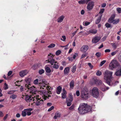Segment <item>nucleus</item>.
<instances>
[{"mask_svg": "<svg viewBox=\"0 0 121 121\" xmlns=\"http://www.w3.org/2000/svg\"><path fill=\"white\" fill-rule=\"evenodd\" d=\"M117 10L119 13H121V8H117Z\"/></svg>", "mask_w": 121, "mask_h": 121, "instance_id": "45", "label": "nucleus"}, {"mask_svg": "<svg viewBox=\"0 0 121 121\" xmlns=\"http://www.w3.org/2000/svg\"><path fill=\"white\" fill-rule=\"evenodd\" d=\"M88 65L90 67V69H92L93 68V65H91V63H88Z\"/></svg>", "mask_w": 121, "mask_h": 121, "instance_id": "54", "label": "nucleus"}, {"mask_svg": "<svg viewBox=\"0 0 121 121\" xmlns=\"http://www.w3.org/2000/svg\"><path fill=\"white\" fill-rule=\"evenodd\" d=\"M14 92V91H8L7 93L8 94H13Z\"/></svg>", "mask_w": 121, "mask_h": 121, "instance_id": "47", "label": "nucleus"}, {"mask_svg": "<svg viewBox=\"0 0 121 121\" xmlns=\"http://www.w3.org/2000/svg\"><path fill=\"white\" fill-rule=\"evenodd\" d=\"M112 72L108 70L106 71L104 74V79L105 80L106 82L109 85L112 84Z\"/></svg>", "mask_w": 121, "mask_h": 121, "instance_id": "2", "label": "nucleus"}, {"mask_svg": "<svg viewBox=\"0 0 121 121\" xmlns=\"http://www.w3.org/2000/svg\"><path fill=\"white\" fill-rule=\"evenodd\" d=\"M55 44L54 43H52L48 46V48H52L55 47Z\"/></svg>", "mask_w": 121, "mask_h": 121, "instance_id": "36", "label": "nucleus"}, {"mask_svg": "<svg viewBox=\"0 0 121 121\" xmlns=\"http://www.w3.org/2000/svg\"><path fill=\"white\" fill-rule=\"evenodd\" d=\"M31 114V113L30 112H27L26 115L28 116H30Z\"/></svg>", "mask_w": 121, "mask_h": 121, "instance_id": "64", "label": "nucleus"}, {"mask_svg": "<svg viewBox=\"0 0 121 121\" xmlns=\"http://www.w3.org/2000/svg\"><path fill=\"white\" fill-rule=\"evenodd\" d=\"M79 112L81 114H83L91 111V107L87 104L81 103L78 108Z\"/></svg>", "mask_w": 121, "mask_h": 121, "instance_id": "1", "label": "nucleus"}, {"mask_svg": "<svg viewBox=\"0 0 121 121\" xmlns=\"http://www.w3.org/2000/svg\"><path fill=\"white\" fill-rule=\"evenodd\" d=\"M115 74L117 76H121V70L120 69L116 71L115 73Z\"/></svg>", "mask_w": 121, "mask_h": 121, "instance_id": "19", "label": "nucleus"}, {"mask_svg": "<svg viewBox=\"0 0 121 121\" xmlns=\"http://www.w3.org/2000/svg\"><path fill=\"white\" fill-rule=\"evenodd\" d=\"M75 106V105L73 104L69 108V109L70 110H72L74 109Z\"/></svg>", "mask_w": 121, "mask_h": 121, "instance_id": "43", "label": "nucleus"}, {"mask_svg": "<svg viewBox=\"0 0 121 121\" xmlns=\"http://www.w3.org/2000/svg\"><path fill=\"white\" fill-rule=\"evenodd\" d=\"M4 88L5 90H6L7 89L8 87V85L6 84V83H4Z\"/></svg>", "mask_w": 121, "mask_h": 121, "instance_id": "49", "label": "nucleus"}, {"mask_svg": "<svg viewBox=\"0 0 121 121\" xmlns=\"http://www.w3.org/2000/svg\"><path fill=\"white\" fill-rule=\"evenodd\" d=\"M80 96L84 99L86 100L89 97V95L87 90H83L81 92Z\"/></svg>", "mask_w": 121, "mask_h": 121, "instance_id": "4", "label": "nucleus"}, {"mask_svg": "<svg viewBox=\"0 0 121 121\" xmlns=\"http://www.w3.org/2000/svg\"><path fill=\"white\" fill-rule=\"evenodd\" d=\"M69 67L66 68L64 70V74L65 75H67L69 73Z\"/></svg>", "mask_w": 121, "mask_h": 121, "instance_id": "15", "label": "nucleus"}, {"mask_svg": "<svg viewBox=\"0 0 121 121\" xmlns=\"http://www.w3.org/2000/svg\"><path fill=\"white\" fill-rule=\"evenodd\" d=\"M62 97H61L62 99H65L66 98V94H61Z\"/></svg>", "mask_w": 121, "mask_h": 121, "instance_id": "46", "label": "nucleus"}, {"mask_svg": "<svg viewBox=\"0 0 121 121\" xmlns=\"http://www.w3.org/2000/svg\"><path fill=\"white\" fill-rule=\"evenodd\" d=\"M27 73L26 70L23 71L20 73V75L22 77H23L24 75H26Z\"/></svg>", "mask_w": 121, "mask_h": 121, "instance_id": "16", "label": "nucleus"}, {"mask_svg": "<svg viewBox=\"0 0 121 121\" xmlns=\"http://www.w3.org/2000/svg\"><path fill=\"white\" fill-rule=\"evenodd\" d=\"M94 82L95 84L97 85H100L102 83V82L101 80L97 79L94 80Z\"/></svg>", "mask_w": 121, "mask_h": 121, "instance_id": "12", "label": "nucleus"}, {"mask_svg": "<svg viewBox=\"0 0 121 121\" xmlns=\"http://www.w3.org/2000/svg\"><path fill=\"white\" fill-rule=\"evenodd\" d=\"M106 62L105 60H104L101 61L100 63V65L102 66L103 65H104Z\"/></svg>", "mask_w": 121, "mask_h": 121, "instance_id": "52", "label": "nucleus"}, {"mask_svg": "<svg viewBox=\"0 0 121 121\" xmlns=\"http://www.w3.org/2000/svg\"><path fill=\"white\" fill-rule=\"evenodd\" d=\"M45 69L46 72L48 73H49L51 71L50 68L48 67L45 66Z\"/></svg>", "mask_w": 121, "mask_h": 121, "instance_id": "21", "label": "nucleus"}, {"mask_svg": "<svg viewBox=\"0 0 121 121\" xmlns=\"http://www.w3.org/2000/svg\"><path fill=\"white\" fill-rule=\"evenodd\" d=\"M48 63H49L52 65H53L55 63H57V61H55L54 59H52L48 61Z\"/></svg>", "mask_w": 121, "mask_h": 121, "instance_id": "18", "label": "nucleus"}, {"mask_svg": "<svg viewBox=\"0 0 121 121\" xmlns=\"http://www.w3.org/2000/svg\"><path fill=\"white\" fill-rule=\"evenodd\" d=\"M34 98V97H32L31 96L30 97V99H29V102H30L32 100L33 101H34L35 100V99Z\"/></svg>", "mask_w": 121, "mask_h": 121, "instance_id": "53", "label": "nucleus"}, {"mask_svg": "<svg viewBox=\"0 0 121 121\" xmlns=\"http://www.w3.org/2000/svg\"><path fill=\"white\" fill-rule=\"evenodd\" d=\"M100 39V37L96 36L92 39V42L94 43H96L98 42Z\"/></svg>", "mask_w": 121, "mask_h": 121, "instance_id": "11", "label": "nucleus"}, {"mask_svg": "<svg viewBox=\"0 0 121 121\" xmlns=\"http://www.w3.org/2000/svg\"><path fill=\"white\" fill-rule=\"evenodd\" d=\"M48 91L43 90L40 92L41 94H42L43 95V98L44 99V100H46L47 98V95H48Z\"/></svg>", "mask_w": 121, "mask_h": 121, "instance_id": "8", "label": "nucleus"}, {"mask_svg": "<svg viewBox=\"0 0 121 121\" xmlns=\"http://www.w3.org/2000/svg\"><path fill=\"white\" fill-rule=\"evenodd\" d=\"M66 91L65 90L64 88L63 89V93H62L61 94H66Z\"/></svg>", "mask_w": 121, "mask_h": 121, "instance_id": "63", "label": "nucleus"}, {"mask_svg": "<svg viewBox=\"0 0 121 121\" xmlns=\"http://www.w3.org/2000/svg\"><path fill=\"white\" fill-rule=\"evenodd\" d=\"M74 81H72L70 83V87L73 88L74 86Z\"/></svg>", "mask_w": 121, "mask_h": 121, "instance_id": "30", "label": "nucleus"}, {"mask_svg": "<svg viewBox=\"0 0 121 121\" xmlns=\"http://www.w3.org/2000/svg\"><path fill=\"white\" fill-rule=\"evenodd\" d=\"M61 53V51L59 50H57L56 52V55H59Z\"/></svg>", "mask_w": 121, "mask_h": 121, "instance_id": "39", "label": "nucleus"}, {"mask_svg": "<svg viewBox=\"0 0 121 121\" xmlns=\"http://www.w3.org/2000/svg\"><path fill=\"white\" fill-rule=\"evenodd\" d=\"M26 111V112H30L32 110V109L31 108H29L27 109H25Z\"/></svg>", "mask_w": 121, "mask_h": 121, "instance_id": "61", "label": "nucleus"}, {"mask_svg": "<svg viewBox=\"0 0 121 121\" xmlns=\"http://www.w3.org/2000/svg\"><path fill=\"white\" fill-rule=\"evenodd\" d=\"M102 16V15H101V16L98 17V19L96 20L95 22L96 24H98L99 23L101 20Z\"/></svg>", "mask_w": 121, "mask_h": 121, "instance_id": "24", "label": "nucleus"}, {"mask_svg": "<svg viewBox=\"0 0 121 121\" xmlns=\"http://www.w3.org/2000/svg\"><path fill=\"white\" fill-rule=\"evenodd\" d=\"M34 84L37 85L39 84V82L38 79H36L34 81Z\"/></svg>", "mask_w": 121, "mask_h": 121, "instance_id": "42", "label": "nucleus"}, {"mask_svg": "<svg viewBox=\"0 0 121 121\" xmlns=\"http://www.w3.org/2000/svg\"><path fill=\"white\" fill-rule=\"evenodd\" d=\"M118 51L117 50H116L114 52L111 53V55L112 56H113L114 55H115V54H116L117 53V52Z\"/></svg>", "mask_w": 121, "mask_h": 121, "instance_id": "50", "label": "nucleus"}, {"mask_svg": "<svg viewBox=\"0 0 121 121\" xmlns=\"http://www.w3.org/2000/svg\"><path fill=\"white\" fill-rule=\"evenodd\" d=\"M65 17L63 15L60 16L58 19L57 22H61L62 21Z\"/></svg>", "mask_w": 121, "mask_h": 121, "instance_id": "17", "label": "nucleus"}, {"mask_svg": "<svg viewBox=\"0 0 121 121\" xmlns=\"http://www.w3.org/2000/svg\"><path fill=\"white\" fill-rule=\"evenodd\" d=\"M53 55L52 54L50 53L49 54L48 56V60H47L46 61H48L49 60H51L53 59V57H52Z\"/></svg>", "mask_w": 121, "mask_h": 121, "instance_id": "25", "label": "nucleus"}, {"mask_svg": "<svg viewBox=\"0 0 121 121\" xmlns=\"http://www.w3.org/2000/svg\"><path fill=\"white\" fill-rule=\"evenodd\" d=\"M97 30H90L89 31V32L91 33L95 34H96L97 32Z\"/></svg>", "mask_w": 121, "mask_h": 121, "instance_id": "35", "label": "nucleus"}, {"mask_svg": "<svg viewBox=\"0 0 121 121\" xmlns=\"http://www.w3.org/2000/svg\"><path fill=\"white\" fill-rule=\"evenodd\" d=\"M118 59L119 61L120 62H121V52L119 54L118 56Z\"/></svg>", "mask_w": 121, "mask_h": 121, "instance_id": "48", "label": "nucleus"}, {"mask_svg": "<svg viewBox=\"0 0 121 121\" xmlns=\"http://www.w3.org/2000/svg\"><path fill=\"white\" fill-rule=\"evenodd\" d=\"M112 46L113 48H117V45L115 43H112Z\"/></svg>", "mask_w": 121, "mask_h": 121, "instance_id": "51", "label": "nucleus"}, {"mask_svg": "<svg viewBox=\"0 0 121 121\" xmlns=\"http://www.w3.org/2000/svg\"><path fill=\"white\" fill-rule=\"evenodd\" d=\"M60 114L58 112H57L55 114V116L54 117V118L56 119L57 117H60Z\"/></svg>", "mask_w": 121, "mask_h": 121, "instance_id": "27", "label": "nucleus"}, {"mask_svg": "<svg viewBox=\"0 0 121 121\" xmlns=\"http://www.w3.org/2000/svg\"><path fill=\"white\" fill-rule=\"evenodd\" d=\"M90 22H88L87 21L84 22H83V25L85 26H86L88 25L89 24H90Z\"/></svg>", "mask_w": 121, "mask_h": 121, "instance_id": "31", "label": "nucleus"}, {"mask_svg": "<svg viewBox=\"0 0 121 121\" xmlns=\"http://www.w3.org/2000/svg\"><path fill=\"white\" fill-rule=\"evenodd\" d=\"M26 87L29 90H30V92L33 93L34 92L35 90V87H34V86L32 87L31 86L30 84H28L27 85L26 84L25 85Z\"/></svg>", "mask_w": 121, "mask_h": 121, "instance_id": "9", "label": "nucleus"}, {"mask_svg": "<svg viewBox=\"0 0 121 121\" xmlns=\"http://www.w3.org/2000/svg\"><path fill=\"white\" fill-rule=\"evenodd\" d=\"M101 53L99 52H97L95 54V55L97 57H100L101 56Z\"/></svg>", "mask_w": 121, "mask_h": 121, "instance_id": "38", "label": "nucleus"}, {"mask_svg": "<svg viewBox=\"0 0 121 121\" xmlns=\"http://www.w3.org/2000/svg\"><path fill=\"white\" fill-rule=\"evenodd\" d=\"M54 107L53 106H52L51 107H50L48 110V112L52 110L54 108Z\"/></svg>", "mask_w": 121, "mask_h": 121, "instance_id": "56", "label": "nucleus"}, {"mask_svg": "<svg viewBox=\"0 0 121 121\" xmlns=\"http://www.w3.org/2000/svg\"><path fill=\"white\" fill-rule=\"evenodd\" d=\"M26 82L28 84H30V82L31 81V79L30 78H26L25 79Z\"/></svg>", "mask_w": 121, "mask_h": 121, "instance_id": "23", "label": "nucleus"}, {"mask_svg": "<svg viewBox=\"0 0 121 121\" xmlns=\"http://www.w3.org/2000/svg\"><path fill=\"white\" fill-rule=\"evenodd\" d=\"M12 71H10L8 73V76H10L12 73Z\"/></svg>", "mask_w": 121, "mask_h": 121, "instance_id": "62", "label": "nucleus"}, {"mask_svg": "<svg viewBox=\"0 0 121 121\" xmlns=\"http://www.w3.org/2000/svg\"><path fill=\"white\" fill-rule=\"evenodd\" d=\"M17 97V95H16L13 94L10 96V98H12L13 99H15Z\"/></svg>", "mask_w": 121, "mask_h": 121, "instance_id": "32", "label": "nucleus"}, {"mask_svg": "<svg viewBox=\"0 0 121 121\" xmlns=\"http://www.w3.org/2000/svg\"><path fill=\"white\" fill-rule=\"evenodd\" d=\"M119 66V64L117 61L116 60H113L109 64V68L111 70H112L113 69L116 68Z\"/></svg>", "mask_w": 121, "mask_h": 121, "instance_id": "3", "label": "nucleus"}, {"mask_svg": "<svg viewBox=\"0 0 121 121\" xmlns=\"http://www.w3.org/2000/svg\"><path fill=\"white\" fill-rule=\"evenodd\" d=\"M87 55L86 53L82 54L81 57V59L85 57Z\"/></svg>", "mask_w": 121, "mask_h": 121, "instance_id": "57", "label": "nucleus"}, {"mask_svg": "<svg viewBox=\"0 0 121 121\" xmlns=\"http://www.w3.org/2000/svg\"><path fill=\"white\" fill-rule=\"evenodd\" d=\"M105 26L107 28L111 27V25L108 23H107L105 24Z\"/></svg>", "mask_w": 121, "mask_h": 121, "instance_id": "44", "label": "nucleus"}, {"mask_svg": "<svg viewBox=\"0 0 121 121\" xmlns=\"http://www.w3.org/2000/svg\"><path fill=\"white\" fill-rule=\"evenodd\" d=\"M44 72V70L43 69H41L39 71V73L40 75H41Z\"/></svg>", "mask_w": 121, "mask_h": 121, "instance_id": "33", "label": "nucleus"}, {"mask_svg": "<svg viewBox=\"0 0 121 121\" xmlns=\"http://www.w3.org/2000/svg\"><path fill=\"white\" fill-rule=\"evenodd\" d=\"M62 88L60 86H59L57 87V89L56 91V92L57 94H60Z\"/></svg>", "mask_w": 121, "mask_h": 121, "instance_id": "20", "label": "nucleus"}, {"mask_svg": "<svg viewBox=\"0 0 121 121\" xmlns=\"http://www.w3.org/2000/svg\"><path fill=\"white\" fill-rule=\"evenodd\" d=\"M26 109H24L23 111L22 112V115L23 117H25L26 115Z\"/></svg>", "mask_w": 121, "mask_h": 121, "instance_id": "26", "label": "nucleus"}, {"mask_svg": "<svg viewBox=\"0 0 121 121\" xmlns=\"http://www.w3.org/2000/svg\"><path fill=\"white\" fill-rule=\"evenodd\" d=\"M119 19H116L113 21V22L112 23L113 24H117L119 22Z\"/></svg>", "mask_w": 121, "mask_h": 121, "instance_id": "29", "label": "nucleus"}, {"mask_svg": "<svg viewBox=\"0 0 121 121\" xmlns=\"http://www.w3.org/2000/svg\"><path fill=\"white\" fill-rule=\"evenodd\" d=\"M76 95L77 96H79L80 95V93L79 91L77 90L76 91Z\"/></svg>", "mask_w": 121, "mask_h": 121, "instance_id": "60", "label": "nucleus"}, {"mask_svg": "<svg viewBox=\"0 0 121 121\" xmlns=\"http://www.w3.org/2000/svg\"><path fill=\"white\" fill-rule=\"evenodd\" d=\"M94 2L91 1L89 3L87 7V8L88 10L90 11L92 9L94 5Z\"/></svg>", "mask_w": 121, "mask_h": 121, "instance_id": "7", "label": "nucleus"}, {"mask_svg": "<svg viewBox=\"0 0 121 121\" xmlns=\"http://www.w3.org/2000/svg\"><path fill=\"white\" fill-rule=\"evenodd\" d=\"M85 0H82L80 1H79L78 2L79 4H83L85 3Z\"/></svg>", "mask_w": 121, "mask_h": 121, "instance_id": "40", "label": "nucleus"}, {"mask_svg": "<svg viewBox=\"0 0 121 121\" xmlns=\"http://www.w3.org/2000/svg\"><path fill=\"white\" fill-rule=\"evenodd\" d=\"M76 58V53L73 56V57H68V58L69 59V61H73V60Z\"/></svg>", "mask_w": 121, "mask_h": 121, "instance_id": "22", "label": "nucleus"}, {"mask_svg": "<svg viewBox=\"0 0 121 121\" xmlns=\"http://www.w3.org/2000/svg\"><path fill=\"white\" fill-rule=\"evenodd\" d=\"M71 71L72 72L74 73L76 71V65L73 66L72 68Z\"/></svg>", "mask_w": 121, "mask_h": 121, "instance_id": "37", "label": "nucleus"}, {"mask_svg": "<svg viewBox=\"0 0 121 121\" xmlns=\"http://www.w3.org/2000/svg\"><path fill=\"white\" fill-rule=\"evenodd\" d=\"M104 9H101L99 12V13L100 14H102L104 12Z\"/></svg>", "mask_w": 121, "mask_h": 121, "instance_id": "55", "label": "nucleus"}, {"mask_svg": "<svg viewBox=\"0 0 121 121\" xmlns=\"http://www.w3.org/2000/svg\"><path fill=\"white\" fill-rule=\"evenodd\" d=\"M39 85L40 86H41L46 87L48 90L50 89V88H49V87L48 86V85L47 84H45V83L39 82Z\"/></svg>", "mask_w": 121, "mask_h": 121, "instance_id": "14", "label": "nucleus"}, {"mask_svg": "<svg viewBox=\"0 0 121 121\" xmlns=\"http://www.w3.org/2000/svg\"><path fill=\"white\" fill-rule=\"evenodd\" d=\"M62 38L63 39H62L61 38V39L63 41H65L66 39L65 36H62Z\"/></svg>", "mask_w": 121, "mask_h": 121, "instance_id": "59", "label": "nucleus"}, {"mask_svg": "<svg viewBox=\"0 0 121 121\" xmlns=\"http://www.w3.org/2000/svg\"><path fill=\"white\" fill-rule=\"evenodd\" d=\"M101 89L103 91H106V90H108L109 88L108 87H107L106 89L105 88H103L102 87L101 88Z\"/></svg>", "mask_w": 121, "mask_h": 121, "instance_id": "58", "label": "nucleus"}, {"mask_svg": "<svg viewBox=\"0 0 121 121\" xmlns=\"http://www.w3.org/2000/svg\"><path fill=\"white\" fill-rule=\"evenodd\" d=\"M101 72L99 71H98L96 73V74L98 76H100L101 75Z\"/></svg>", "mask_w": 121, "mask_h": 121, "instance_id": "41", "label": "nucleus"}, {"mask_svg": "<svg viewBox=\"0 0 121 121\" xmlns=\"http://www.w3.org/2000/svg\"><path fill=\"white\" fill-rule=\"evenodd\" d=\"M69 97L66 99V103H67V106H69L71 105V102L73 99V96L72 94L69 93Z\"/></svg>", "mask_w": 121, "mask_h": 121, "instance_id": "6", "label": "nucleus"}, {"mask_svg": "<svg viewBox=\"0 0 121 121\" xmlns=\"http://www.w3.org/2000/svg\"><path fill=\"white\" fill-rule=\"evenodd\" d=\"M30 97V96H29L28 95H26L25 99L26 101L27 102H29Z\"/></svg>", "mask_w": 121, "mask_h": 121, "instance_id": "34", "label": "nucleus"}, {"mask_svg": "<svg viewBox=\"0 0 121 121\" xmlns=\"http://www.w3.org/2000/svg\"><path fill=\"white\" fill-rule=\"evenodd\" d=\"M91 95L94 97L96 98L99 96V93L98 88L96 87H94L91 91Z\"/></svg>", "mask_w": 121, "mask_h": 121, "instance_id": "5", "label": "nucleus"}, {"mask_svg": "<svg viewBox=\"0 0 121 121\" xmlns=\"http://www.w3.org/2000/svg\"><path fill=\"white\" fill-rule=\"evenodd\" d=\"M115 16L114 14H113L111 16L110 18L109 19L108 22L109 23H112L113 22V21L114 20V19Z\"/></svg>", "mask_w": 121, "mask_h": 121, "instance_id": "13", "label": "nucleus"}, {"mask_svg": "<svg viewBox=\"0 0 121 121\" xmlns=\"http://www.w3.org/2000/svg\"><path fill=\"white\" fill-rule=\"evenodd\" d=\"M58 63L57 62V63H55L54 64L53 66V67L56 69H57L59 67V66L58 65Z\"/></svg>", "mask_w": 121, "mask_h": 121, "instance_id": "28", "label": "nucleus"}, {"mask_svg": "<svg viewBox=\"0 0 121 121\" xmlns=\"http://www.w3.org/2000/svg\"><path fill=\"white\" fill-rule=\"evenodd\" d=\"M89 47L87 45L83 46L81 48V51L83 52H86L88 50Z\"/></svg>", "mask_w": 121, "mask_h": 121, "instance_id": "10", "label": "nucleus"}]
</instances>
